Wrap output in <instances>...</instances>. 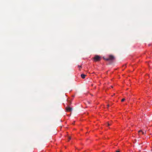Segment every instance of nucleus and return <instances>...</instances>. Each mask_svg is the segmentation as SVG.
<instances>
[{
  "mask_svg": "<svg viewBox=\"0 0 152 152\" xmlns=\"http://www.w3.org/2000/svg\"><path fill=\"white\" fill-rule=\"evenodd\" d=\"M103 58L105 60L107 61H113L115 57L113 56L110 55L109 56L108 58H105L104 57Z\"/></svg>",
  "mask_w": 152,
  "mask_h": 152,
  "instance_id": "nucleus-1",
  "label": "nucleus"
},
{
  "mask_svg": "<svg viewBox=\"0 0 152 152\" xmlns=\"http://www.w3.org/2000/svg\"><path fill=\"white\" fill-rule=\"evenodd\" d=\"M101 59V57L98 55L95 56L94 58V61L95 62L100 61Z\"/></svg>",
  "mask_w": 152,
  "mask_h": 152,
  "instance_id": "nucleus-2",
  "label": "nucleus"
},
{
  "mask_svg": "<svg viewBox=\"0 0 152 152\" xmlns=\"http://www.w3.org/2000/svg\"><path fill=\"white\" fill-rule=\"evenodd\" d=\"M66 109L67 112H70L72 110V108L69 106H67L66 108Z\"/></svg>",
  "mask_w": 152,
  "mask_h": 152,
  "instance_id": "nucleus-3",
  "label": "nucleus"
},
{
  "mask_svg": "<svg viewBox=\"0 0 152 152\" xmlns=\"http://www.w3.org/2000/svg\"><path fill=\"white\" fill-rule=\"evenodd\" d=\"M86 76V75H85L84 74H82L81 75V77L82 78H83V79H84L85 77Z\"/></svg>",
  "mask_w": 152,
  "mask_h": 152,
  "instance_id": "nucleus-4",
  "label": "nucleus"
},
{
  "mask_svg": "<svg viewBox=\"0 0 152 152\" xmlns=\"http://www.w3.org/2000/svg\"><path fill=\"white\" fill-rule=\"evenodd\" d=\"M125 100V99H124H124H121V101L122 102H124V101Z\"/></svg>",
  "mask_w": 152,
  "mask_h": 152,
  "instance_id": "nucleus-5",
  "label": "nucleus"
},
{
  "mask_svg": "<svg viewBox=\"0 0 152 152\" xmlns=\"http://www.w3.org/2000/svg\"><path fill=\"white\" fill-rule=\"evenodd\" d=\"M107 126H109L110 125H111V124H110L109 123H107Z\"/></svg>",
  "mask_w": 152,
  "mask_h": 152,
  "instance_id": "nucleus-6",
  "label": "nucleus"
},
{
  "mask_svg": "<svg viewBox=\"0 0 152 152\" xmlns=\"http://www.w3.org/2000/svg\"><path fill=\"white\" fill-rule=\"evenodd\" d=\"M68 138L69 140H70L71 139V137H68Z\"/></svg>",
  "mask_w": 152,
  "mask_h": 152,
  "instance_id": "nucleus-7",
  "label": "nucleus"
},
{
  "mask_svg": "<svg viewBox=\"0 0 152 152\" xmlns=\"http://www.w3.org/2000/svg\"><path fill=\"white\" fill-rule=\"evenodd\" d=\"M142 131L141 130H140L138 131V132L140 133V132H142Z\"/></svg>",
  "mask_w": 152,
  "mask_h": 152,
  "instance_id": "nucleus-8",
  "label": "nucleus"
},
{
  "mask_svg": "<svg viewBox=\"0 0 152 152\" xmlns=\"http://www.w3.org/2000/svg\"><path fill=\"white\" fill-rule=\"evenodd\" d=\"M78 67L79 68L82 67L81 66L78 65Z\"/></svg>",
  "mask_w": 152,
  "mask_h": 152,
  "instance_id": "nucleus-9",
  "label": "nucleus"
},
{
  "mask_svg": "<svg viewBox=\"0 0 152 152\" xmlns=\"http://www.w3.org/2000/svg\"><path fill=\"white\" fill-rule=\"evenodd\" d=\"M107 108H108V107H109V106H109V104H108L107 105Z\"/></svg>",
  "mask_w": 152,
  "mask_h": 152,
  "instance_id": "nucleus-10",
  "label": "nucleus"
},
{
  "mask_svg": "<svg viewBox=\"0 0 152 152\" xmlns=\"http://www.w3.org/2000/svg\"><path fill=\"white\" fill-rule=\"evenodd\" d=\"M142 134H144V132H142Z\"/></svg>",
  "mask_w": 152,
  "mask_h": 152,
  "instance_id": "nucleus-11",
  "label": "nucleus"
},
{
  "mask_svg": "<svg viewBox=\"0 0 152 152\" xmlns=\"http://www.w3.org/2000/svg\"><path fill=\"white\" fill-rule=\"evenodd\" d=\"M116 152H120V151H116Z\"/></svg>",
  "mask_w": 152,
  "mask_h": 152,
  "instance_id": "nucleus-12",
  "label": "nucleus"
}]
</instances>
